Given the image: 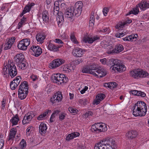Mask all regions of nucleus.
Here are the masks:
<instances>
[{
    "instance_id": "nucleus-1",
    "label": "nucleus",
    "mask_w": 149,
    "mask_h": 149,
    "mask_svg": "<svg viewBox=\"0 0 149 149\" xmlns=\"http://www.w3.org/2000/svg\"><path fill=\"white\" fill-rule=\"evenodd\" d=\"M82 71L83 73L92 74L98 78H100L106 74V70L104 69L98 68L95 64L85 66L83 68Z\"/></svg>"
},
{
    "instance_id": "nucleus-2",
    "label": "nucleus",
    "mask_w": 149,
    "mask_h": 149,
    "mask_svg": "<svg viewBox=\"0 0 149 149\" xmlns=\"http://www.w3.org/2000/svg\"><path fill=\"white\" fill-rule=\"evenodd\" d=\"M147 111L146 104L143 102L138 101L133 107L132 113L135 117L144 116Z\"/></svg>"
},
{
    "instance_id": "nucleus-3",
    "label": "nucleus",
    "mask_w": 149,
    "mask_h": 149,
    "mask_svg": "<svg viewBox=\"0 0 149 149\" xmlns=\"http://www.w3.org/2000/svg\"><path fill=\"white\" fill-rule=\"evenodd\" d=\"M120 61L117 59L111 58L107 62V65H111L110 69L114 72H121L126 69V67L120 63Z\"/></svg>"
},
{
    "instance_id": "nucleus-4",
    "label": "nucleus",
    "mask_w": 149,
    "mask_h": 149,
    "mask_svg": "<svg viewBox=\"0 0 149 149\" xmlns=\"http://www.w3.org/2000/svg\"><path fill=\"white\" fill-rule=\"evenodd\" d=\"M2 73L6 77L9 75L12 78L15 76L17 74V71L14 63L8 60V63L3 68Z\"/></svg>"
},
{
    "instance_id": "nucleus-5",
    "label": "nucleus",
    "mask_w": 149,
    "mask_h": 149,
    "mask_svg": "<svg viewBox=\"0 0 149 149\" xmlns=\"http://www.w3.org/2000/svg\"><path fill=\"white\" fill-rule=\"evenodd\" d=\"M116 147L115 141L110 139L98 142L95 145L94 149H115Z\"/></svg>"
},
{
    "instance_id": "nucleus-6",
    "label": "nucleus",
    "mask_w": 149,
    "mask_h": 149,
    "mask_svg": "<svg viewBox=\"0 0 149 149\" xmlns=\"http://www.w3.org/2000/svg\"><path fill=\"white\" fill-rule=\"evenodd\" d=\"M107 128L106 125L103 123H96L92 126L91 130L95 133L106 131Z\"/></svg>"
},
{
    "instance_id": "nucleus-7",
    "label": "nucleus",
    "mask_w": 149,
    "mask_h": 149,
    "mask_svg": "<svg viewBox=\"0 0 149 149\" xmlns=\"http://www.w3.org/2000/svg\"><path fill=\"white\" fill-rule=\"evenodd\" d=\"M131 76L134 78H145L148 75V73L146 71L141 70H134L130 72Z\"/></svg>"
},
{
    "instance_id": "nucleus-8",
    "label": "nucleus",
    "mask_w": 149,
    "mask_h": 149,
    "mask_svg": "<svg viewBox=\"0 0 149 149\" xmlns=\"http://www.w3.org/2000/svg\"><path fill=\"white\" fill-rule=\"evenodd\" d=\"M54 82H56L58 85H61L67 82L68 78L63 74H57L54 75Z\"/></svg>"
},
{
    "instance_id": "nucleus-9",
    "label": "nucleus",
    "mask_w": 149,
    "mask_h": 149,
    "mask_svg": "<svg viewBox=\"0 0 149 149\" xmlns=\"http://www.w3.org/2000/svg\"><path fill=\"white\" fill-rule=\"evenodd\" d=\"M30 41L29 38H26L20 41L17 45V47L19 49L25 51L27 50L28 47L29 45Z\"/></svg>"
},
{
    "instance_id": "nucleus-10",
    "label": "nucleus",
    "mask_w": 149,
    "mask_h": 149,
    "mask_svg": "<svg viewBox=\"0 0 149 149\" xmlns=\"http://www.w3.org/2000/svg\"><path fill=\"white\" fill-rule=\"evenodd\" d=\"M65 61L63 59L57 58L54 60L49 64V67L50 69H54L64 63Z\"/></svg>"
},
{
    "instance_id": "nucleus-11",
    "label": "nucleus",
    "mask_w": 149,
    "mask_h": 149,
    "mask_svg": "<svg viewBox=\"0 0 149 149\" xmlns=\"http://www.w3.org/2000/svg\"><path fill=\"white\" fill-rule=\"evenodd\" d=\"M62 92L59 91L56 92L51 98V101L52 104H54L59 102L62 99Z\"/></svg>"
},
{
    "instance_id": "nucleus-12",
    "label": "nucleus",
    "mask_w": 149,
    "mask_h": 149,
    "mask_svg": "<svg viewBox=\"0 0 149 149\" xmlns=\"http://www.w3.org/2000/svg\"><path fill=\"white\" fill-rule=\"evenodd\" d=\"M34 113L32 111L28 113L25 115L22 121L23 125L29 123L34 116Z\"/></svg>"
},
{
    "instance_id": "nucleus-13",
    "label": "nucleus",
    "mask_w": 149,
    "mask_h": 149,
    "mask_svg": "<svg viewBox=\"0 0 149 149\" xmlns=\"http://www.w3.org/2000/svg\"><path fill=\"white\" fill-rule=\"evenodd\" d=\"M30 49L34 52L33 54L36 57L39 56L42 52L41 47L38 46L32 45Z\"/></svg>"
},
{
    "instance_id": "nucleus-14",
    "label": "nucleus",
    "mask_w": 149,
    "mask_h": 149,
    "mask_svg": "<svg viewBox=\"0 0 149 149\" xmlns=\"http://www.w3.org/2000/svg\"><path fill=\"white\" fill-rule=\"evenodd\" d=\"M100 38L99 37L97 36H94L92 37H90L88 36L84 37L83 40L86 43H88L89 44L92 43L94 41L99 40Z\"/></svg>"
},
{
    "instance_id": "nucleus-15",
    "label": "nucleus",
    "mask_w": 149,
    "mask_h": 149,
    "mask_svg": "<svg viewBox=\"0 0 149 149\" xmlns=\"http://www.w3.org/2000/svg\"><path fill=\"white\" fill-rule=\"evenodd\" d=\"M14 59L16 64L20 62H24L25 61L24 55L21 53L17 54L14 57Z\"/></svg>"
},
{
    "instance_id": "nucleus-16",
    "label": "nucleus",
    "mask_w": 149,
    "mask_h": 149,
    "mask_svg": "<svg viewBox=\"0 0 149 149\" xmlns=\"http://www.w3.org/2000/svg\"><path fill=\"white\" fill-rule=\"evenodd\" d=\"M15 38L12 37L6 42L4 45V49L6 50L10 49L15 42Z\"/></svg>"
},
{
    "instance_id": "nucleus-17",
    "label": "nucleus",
    "mask_w": 149,
    "mask_h": 149,
    "mask_svg": "<svg viewBox=\"0 0 149 149\" xmlns=\"http://www.w3.org/2000/svg\"><path fill=\"white\" fill-rule=\"evenodd\" d=\"M85 51L79 48L75 49L73 50L72 53L73 55L76 57H81L84 53Z\"/></svg>"
},
{
    "instance_id": "nucleus-18",
    "label": "nucleus",
    "mask_w": 149,
    "mask_h": 149,
    "mask_svg": "<svg viewBox=\"0 0 149 149\" xmlns=\"http://www.w3.org/2000/svg\"><path fill=\"white\" fill-rule=\"evenodd\" d=\"M137 6L141 9L144 10L149 8V0L142 1Z\"/></svg>"
},
{
    "instance_id": "nucleus-19",
    "label": "nucleus",
    "mask_w": 149,
    "mask_h": 149,
    "mask_svg": "<svg viewBox=\"0 0 149 149\" xmlns=\"http://www.w3.org/2000/svg\"><path fill=\"white\" fill-rule=\"evenodd\" d=\"M74 11V8L72 7L70 9H68L66 10L64 13L65 16L68 18H72L75 14Z\"/></svg>"
},
{
    "instance_id": "nucleus-20",
    "label": "nucleus",
    "mask_w": 149,
    "mask_h": 149,
    "mask_svg": "<svg viewBox=\"0 0 149 149\" xmlns=\"http://www.w3.org/2000/svg\"><path fill=\"white\" fill-rule=\"evenodd\" d=\"M124 49L123 46L121 44H118L115 46L114 50L109 52V53H117L122 51Z\"/></svg>"
},
{
    "instance_id": "nucleus-21",
    "label": "nucleus",
    "mask_w": 149,
    "mask_h": 149,
    "mask_svg": "<svg viewBox=\"0 0 149 149\" xmlns=\"http://www.w3.org/2000/svg\"><path fill=\"white\" fill-rule=\"evenodd\" d=\"M75 6V7L74 8L75 15H77V16H79L81 14L82 11V4L81 3L79 4V3H76Z\"/></svg>"
},
{
    "instance_id": "nucleus-22",
    "label": "nucleus",
    "mask_w": 149,
    "mask_h": 149,
    "mask_svg": "<svg viewBox=\"0 0 149 149\" xmlns=\"http://www.w3.org/2000/svg\"><path fill=\"white\" fill-rule=\"evenodd\" d=\"M63 46L62 45H60L58 46H56L49 42L48 45V49L51 51L56 52L58 51L59 48Z\"/></svg>"
},
{
    "instance_id": "nucleus-23",
    "label": "nucleus",
    "mask_w": 149,
    "mask_h": 149,
    "mask_svg": "<svg viewBox=\"0 0 149 149\" xmlns=\"http://www.w3.org/2000/svg\"><path fill=\"white\" fill-rule=\"evenodd\" d=\"M19 119L18 114H16L10 119V122L12 124V126L16 125L17 124Z\"/></svg>"
},
{
    "instance_id": "nucleus-24",
    "label": "nucleus",
    "mask_w": 149,
    "mask_h": 149,
    "mask_svg": "<svg viewBox=\"0 0 149 149\" xmlns=\"http://www.w3.org/2000/svg\"><path fill=\"white\" fill-rule=\"evenodd\" d=\"M138 36L137 34H133L123 38V39L124 41H135L137 40Z\"/></svg>"
},
{
    "instance_id": "nucleus-25",
    "label": "nucleus",
    "mask_w": 149,
    "mask_h": 149,
    "mask_svg": "<svg viewBox=\"0 0 149 149\" xmlns=\"http://www.w3.org/2000/svg\"><path fill=\"white\" fill-rule=\"evenodd\" d=\"M45 38V35L42 33H38L36 36V38L37 42L40 44L44 42Z\"/></svg>"
},
{
    "instance_id": "nucleus-26",
    "label": "nucleus",
    "mask_w": 149,
    "mask_h": 149,
    "mask_svg": "<svg viewBox=\"0 0 149 149\" xmlns=\"http://www.w3.org/2000/svg\"><path fill=\"white\" fill-rule=\"evenodd\" d=\"M28 83L27 81H24L21 83V84L19 86L18 91L21 90L24 92L25 91H28Z\"/></svg>"
},
{
    "instance_id": "nucleus-27",
    "label": "nucleus",
    "mask_w": 149,
    "mask_h": 149,
    "mask_svg": "<svg viewBox=\"0 0 149 149\" xmlns=\"http://www.w3.org/2000/svg\"><path fill=\"white\" fill-rule=\"evenodd\" d=\"M47 127L45 124L42 123H40L39 127V132L42 135L45 134L46 132Z\"/></svg>"
},
{
    "instance_id": "nucleus-28",
    "label": "nucleus",
    "mask_w": 149,
    "mask_h": 149,
    "mask_svg": "<svg viewBox=\"0 0 149 149\" xmlns=\"http://www.w3.org/2000/svg\"><path fill=\"white\" fill-rule=\"evenodd\" d=\"M29 91H25L24 92L21 91H18V97L21 100H23L25 99Z\"/></svg>"
},
{
    "instance_id": "nucleus-29",
    "label": "nucleus",
    "mask_w": 149,
    "mask_h": 149,
    "mask_svg": "<svg viewBox=\"0 0 149 149\" xmlns=\"http://www.w3.org/2000/svg\"><path fill=\"white\" fill-rule=\"evenodd\" d=\"M17 132V131L16 129L14 128H12L10 130L9 134L8 136V140H13L15 138Z\"/></svg>"
},
{
    "instance_id": "nucleus-30",
    "label": "nucleus",
    "mask_w": 149,
    "mask_h": 149,
    "mask_svg": "<svg viewBox=\"0 0 149 149\" xmlns=\"http://www.w3.org/2000/svg\"><path fill=\"white\" fill-rule=\"evenodd\" d=\"M80 135L79 133L78 132H74L69 134L67 136L66 139L67 141H70L74 138Z\"/></svg>"
},
{
    "instance_id": "nucleus-31",
    "label": "nucleus",
    "mask_w": 149,
    "mask_h": 149,
    "mask_svg": "<svg viewBox=\"0 0 149 149\" xmlns=\"http://www.w3.org/2000/svg\"><path fill=\"white\" fill-rule=\"evenodd\" d=\"M126 135L129 139H133L137 136V133L136 131H129L126 133Z\"/></svg>"
},
{
    "instance_id": "nucleus-32",
    "label": "nucleus",
    "mask_w": 149,
    "mask_h": 149,
    "mask_svg": "<svg viewBox=\"0 0 149 149\" xmlns=\"http://www.w3.org/2000/svg\"><path fill=\"white\" fill-rule=\"evenodd\" d=\"M16 64L18 69L22 70L25 69L27 66V63L25 61H24V62H20L19 63H17Z\"/></svg>"
},
{
    "instance_id": "nucleus-33",
    "label": "nucleus",
    "mask_w": 149,
    "mask_h": 149,
    "mask_svg": "<svg viewBox=\"0 0 149 149\" xmlns=\"http://www.w3.org/2000/svg\"><path fill=\"white\" fill-rule=\"evenodd\" d=\"M56 15L57 21L59 23H60L61 22L63 21L64 16L63 13L62 12L60 11L59 13Z\"/></svg>"
},
{
    "instance_id": "nucleus-34",
    "label": "nucleus",
    "mask_w": 149,
    "mask_h": 149,
    "mask_svg": "<svg viewBox=\"0 0 149 149\" xmlns=\"http://www.w3.org/2000/svg\"><path fill=\"white\" fill-rule=\"evenodd\" d=\"M73 70V67L70 64L65 65L63 68V70L66 72H69Z\"/></svg>"
},
{
    "instance_id": "nucleus-35",
    "label": "nucleus",
    "mask_w": 149,
    "mask_h": 149,
    "mask_svg": "<svg viewBox=\"0 0 149 149\" xmlns=\"http://www.w3.org/2000/svg\"><path fill=\"white\" fill-rule=\"evenodd\" d=\"M138 7H139L137 6L136 7L134 8L132 10L129 11L126 15H128L131 14H134L135 15L137 14L139 12V9Z\"/></svg>"
},
{
    "instance_id": "nucleus-36",
    "label": "nucleus",
    "mask_w": 149,
    "mask_h": 149,
    "mask_svg": "<svg viewBox=\"0 0 149 149\" xmlns=\"http://www.w3.org/2000/svg\"><path fill=\"white\" fill-rule=\"evenodd\" d=\"M42 18L43 21H48L49 19L48 13L46 10L44 11L42 13Z\"/></svg>"
},
{
    "instance_id": "nucleus-37",
    "label": "nucleus",
    "mask_w": 149,
    "mask_h": 149,
    "mask_svg": "<svg viewBox=\"0 0 149 149\" xmlns=\"http://www.w3.org/2000/svg\"><path fill=\"white\" fill-rule=\"evenodd\" d=\"M51 111L50 110H47L42 114H41L37 118L38 120H43L48 113Z\"/></svg>"
},
{
    "instance_id": "nucleus-38",
    "label": "nucleus",
    "mask_w": 149,
    "mask_h": 149,
    "mask_svg": "<svg viewBox=\"0 0 149 149\" xmlns=\"http://www.w3.org/2000/svg\"><path fill=\"white\" fill-rule=\"evenodd\" d=\"M70 39L72 42L75 44H78L79 43L76 38L73 34H71L70 35Z\"/></svg>"
},
{
    "instance_id": "nucleus-39",
    "label": "nucleus",
    "mask_w": 149,
    "mask_h": 149,
    "mask_svg": "<svg viewBox=\"0 0 149 149\" xmlns=\"http://www.w3.org/2000/svg\"><path fill=\"white\" fill-rule=\"evenodd\" d=\"M19 146L21 148V149H24L26 147V143L25 140L24 139H22L21 142L19 143Z\"/></svg>"
},
{
    "instance_id": "nucleus-40",
    "label": "nucleus",
    "mask_w": 149,
    "mask_h": 149,
    "mask_svg": "<svg viewBox=\"0 0 149 149\" xmlns=\"http://www.w3.org/2000/svg\"><path fill=\"white\" fill-rule=\"evenodd\" d=\"M125 25L124 22H120L117 24V25L116 26V28L118 30H121L124 26Z\"/></svg>"
},
{
    "instance_id": "nucleus-41",
    "label": "nucleus",
    "mask_w": 149,
    "mask_h": 149,
    "mask_svg": "<svg viewBox=\"0 0 149 149\" xmlns=\"http://www.w3.org/2000/svg\"><path fill=\"white\" fill-rule=\"evenodd\" d=\"M21 80V77L19 76L17 77L15 79L13 80L12 81V82L15 83V84L18 86Z\"/></svg>"
},
{
    "instance_id": "nucleus-42",
    "label": "nucleus",
    "mask_w": 149,
    "mask_h": 149,
    "mask_svg": "<svg viewBox=\"0 0 149 149\" xmlns=\"http://www.w3.org/2000/svg\"><path fill=\"white\" fill-rule=\"evenodd\" d=\"M79 102L82 105H86L88 103V100L86 99H80L79 100Z\"/></svg>"
},
{
    "instance_id": "nucleus-43",
    "label": "nucleus",
    "mask_w": 149,
    "mask_h": 149,
    "mask_svg": "<svg viewBox=\"0 0 149 149\" xmlns=\"http://www.w3.org/2000/svg\"><path fill=\"white\" fill-rule=\"evenodd\" d=\"M54 5L55 7V9L56 10V12H57L58 10H59V3L58 1H56L54 2Z\"/></svg>"
},
{
    "instance_id": "nucleus-44",
    "label": "nucleus",
    "mask_w": 149,
    "mask_h": 149,
    "mask_svg": "<svg viewBox=\"0 0 149 149\" xmlns=\"http://www.w3.org/2000/svg\"><path fill=\"white\" fill-rule=\"evenodd\" d=\"M96 97L102 101L105 97V95L103 93H101L98 94Z\"/></svg>"
},
{
    "instance_id": "nucleus-45",
    "label": "nucleus",
    "mask_w": 149,
    "mask_h": 149,
    "mask_svg": "<svg viewBox=\"0 0 149 149\" xmlns=\"http://www.w3.org/2000/svg\"><path fill=\"white\" fill-rule=\"evenodd\" d=\"M10 86L12 90H14L17 88V85L15 84V83L12 82V81L10 82Z\"/></svg>"
},
{
    "instance_id": "nucleus-46",
    "label": "nucleus",
    "mask_w": 149,
    "mask_h": 149,
    "mask_svg": "<svg viewBox=\"0 0 149 149\" xmlns=\"http://www.w3.org/2000/svg\"><path fill=\"white\" fill-rule=\"evenodd\" d=\"M30 78L32 81H36L38 80V78L37 76L33 74L30 77Z\"/></svg>"
},
{
    "instance_id": "nucleus-47",
    "label": "nucleus",
    "mask_w": 149,
    "mask_h": 149,
    "mask_svg": "<svg viewBox=\"0 0 149 149\" xmlns=\"http://www.w3.org/2000/svg\"><path fill=\"white\" fill-rule=\"evenodd\" d=\"M117 84L115 82H110L109 88L112 89L116 87Z\"/></svg>"
},
{
    "instance_id": "nucleus-48",
    "label": "nucleus",
    "mask_w": 149,
    "mask_h": 149,
    "mask_svg": "<svg viewBox=\"0 0 149 149\" xmlns=\"http://www.w3.org/2000/svg\"><path fill=\"white\" fill-rule=\"evenodd\" d=\"M68 110L71 113H77L78 111L77 110L71 107H69Z\"/></svg>"
},
{
    "instance_id": "nucleus-49",
    "label": "nucleus",
    "mask_w": 149,
    "mask_h": 149,
    "mask_svg": "<svg viewBox=\"0 0 149 149\" xmlns=\"http://www.w3.org/2000/svg\"><path fill=\"white\" fill-rule=\"evenodd\" d=\"M107 53L108 54H112V53H109L108 52L109 51H111L112 50H114L113 48V47L111 45H109L107 46Z\"/></svg>"
},
{
    "instance_id": "nucleus-50",
    "label": "nucleus",
    "mask_w": 149,
    "mask_h": 149,
    "mask_svg": "<svg viewBox=\"0 0 149 149\" xmlns=\"http://www.w3.org/2000/svg\"><path fill=\"white\" fill-rule=\"evenodd\" d=\"M109 11V8L107 7H105L103 9V12L104 15L106 16Z\"/></svg>"
},
{
    "instance_id": "nucleus-51",
    "label": "nucleus",
    "mask_w": 149,
    "mask_h": 149,
    "mask_svg": "<svg viewBox=\"0 0 149 149\" xmlns=\"http://www.w3.org/2000/svg\"><path fill=\"white\" fill-rule=\"evenodd\" d=\"M6 100L4 98H3L2 101L1 102L2 107L1 109H4L6 105Z\"/></svg>"
},
{
    "instance_id": "nucleus-52",
    "label": "nucleus",
    "mask_w": 149,
    "mask_h": 149,
    "mask_svg": "<svg viewBox=\"0 0 149 149\" xmlns=\"http://www.w3.org/2000/svg\"><path fill=\"white\" fill-rule=\"evenodd\" d=\"M100 61L102 63V64L105 65L107 64V62H108V61H107V59L106 58H104L102 59H101L100 60Z\"/></svg>"
},
{
    "instance_id": "nucleus-53",
    "label": "nucleus",
    "mask_w": 149,
    "mask_h": 149,
    "mask_svg": "<svg viewBox=\"0 0 149 149\" xmlns=\"http://www.w3.org/2000/svg\"><path fill=\"white\" fill-rule=\"evenodd\" d=\"M138 92V94L137 96H141L142 97H144L145 96L146 94L144 92L139 91Z\"/></svg>"
},
{
    "instance_id": "nucleus-54",
    "label": "nucleus",
    "mask_w": 149,
    "mask_h": 149,
    "mask_svg": "<svg viewBox=\"0 0 149 149\" xmlns=\"http://www.w3.org/2000/svg\"><path fill=\"white\" fill-rule=\"evenodd\" d=\"M65 114L64 113H62L59 116V118L60 120H63L65 117Z\"/></svg>"
},
{
    "instance_id": "nucleus-55",
    "label": "nucleus",
    "mask_w": 149,
    "mask_h": 149,
    "mask_svg": "<svg viewBox=\"0 0 149 149\" xmlns=\"http://www.w3.org/2000/svg\"><path fill=\"white\" fill-rule=\"evenodd\" d=\"M139 91L136 90L130 91V92L131 93H132L133 95H137Z\"/></svg>"
},
{
    "instance_id": "nucleus-56",
    "label": "nucleus",
    "mask_w": 149,
    "mask_h": 149,
    "mask_svg": "<svg viewBox=\"0 0 149 149\" xmlns=\"http://www.w3.org/2000/svg\"><path fill=\"white\" fill-rule=\"evenodd\" d=\"M125 34L123 33H117L115 34V36L117 38H120L123 36Z\"/></svg>"
},
{
    "instance_id": "nucleus-57",
    "label": "nucleus",
    "mask_w": 149,
    "mask_h": 149,
    "mask_svg": "<svg viewBox=\"0 0 149 149\" xmlns=\"http://www.w3.org/2000/svg\"><path fill=\"white\" fill-rule=\"evenodd\" d=\"M54 42H55L56 43L58 44H63V42H62L61 40L58 38L56 39L55 40H54Z\"/></svg>"
},
{
    "instance_id": "nucleus-58",
    "label": "nucleus",
    "mask_w": 149,
    "mask_h": 149,
    "mask_svg": "<svg viewBox=\"0 0 149 149\" xmlns=\"http://www.w3.org/2000/svg\"><path fill=\"white\" fill-rule=\"evenodd\" d=\"M94 16L92 15L91 16L90 20H89V23L90 24L91 23H93V24H94Z\"/></svg>"
},
{
    "instance_id": "nucleus-59",
    "label": "nucleus",
    "mask_w": 149,
    "mask_h": 149,
    "mask_svg": "<svg viewBox=\"0 0 149 149\" xmlns=\"http://www.w3.org/2000/svg\"><path fill=\"white\" fill-rule=\"evenodd\" d=\"M88 86H85L84 87V88L83 89H82L80 93L81 94H83L84 93L85 91H87V90L88 89Z\"/></svg>"
},
{
    "instance_id": "nucleus-60",
    "label": "nucleus",
    "mask_w": 149,
    "mask_h": 149,
    "mask_svg": "<svg viewBox=\"0 0 149 149\" xmlns=\"http://www.w3.org/2000/svg\"><path fill=\"white\" fill-rule=\"evenodd\" d=\"M4 141L3 139H0V149H1L3 146Z\"/></svg>"
},
{
    "instance_id": "nucleus-61",
    "label": "nucleus",
    "mask_w": 149,
    "mask_h": 149,
    "mask_svg": "<svg viewBox=\"0 0 149 149\" xmlns=\"http://www.w3.org/2000/svg\"><path fill=\"white\" fill-rule=\"evenodd\" d=\"M93 114L92 112L91 111H88L86 112L85 114L86 117H88L89 116Z\"/></svg>"
},
{
    "instance_id": "nucleus-62",
    "label": "nucleus",
    "mask_w": 149,
    "mask_h": 149,
    "mask_svg": "<svg viewBox=\"0 0 149 149\" xmlns=\"http://www.w3.org/2000/svg\"><path fill=\"white\" fill-rule=\"evenodd\" d=\"M95 99H95L94 101V103L96 104H97L100 103L101 100L100 99H99L97 97H96Z\"/></svg>"
},
{
    "instance_id": "nucleus-63",
    "label": "nucleus",
    "mask_w": 149,
    "mask_h": 149,
    "mask_svg": "<svg viewBox=\"0 0 149 149\" xmlns=\"http://www.w3.org/2000/svg\"><path fill=\"white\" fill-rule=\"evenodd\" d=\"M56 10L55 9V7H54L53 11L52 12V13H53L54 15L56 16L60 12V11H59V10H58L57 12H56Z\"/></svg>"
},
{
    "instance_id": "nucleus-64",
    "label": "nucleus",
    "mask_w": 149,
    "mask_h": 149,
    "mask_svg": "<svg viewBox=\"0 0 149 149\" xmlns=\"http://www.w3.org/2000/svg\"><path fill=\"white\" fill-rule=\"evenodd\" d=\"M132 20L131 19H127V20L124 22L125 25L127 24H129L132 22Z\"/></svg>"
}]
</instances>
